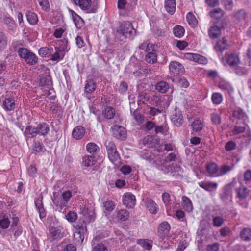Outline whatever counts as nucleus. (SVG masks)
Listing matches in <instances>:
<instances>
[{"label":"nucleus","instance_id":"nucleus-29","mask_svg":"<svg viewBox=\"0 0 251 251\" xmlns=\"http://www.w3.org/2000/svg\"><path fill=\"white\" fill-rule=\"evenodd\" d=\"M165 8L168 13L171 15L174 14L176 9L175 0H165Z\"/></svg>","mask_w":251,"mask_h":251},{"label":"nucleus","instance_id":"nucleus-38","mask_svg":"<svg viewBox=\"0 0 251 251\" xmlns=\"http://www.w3.org/2000/svg\"><path fill=\"white\" fill-rule=\"evenodd\" d=\"M7 45V37L4 32L0 31V52L3 51Z\"/></svg>","mask_w":251,"mask_h":251},{"label":"nucleus","instance_id":"nucleus-52","mask_svg":"<svg viewBox=\"0 0 251 251\" xmlns=\"http://www.w3.org/2000/svg\"><path fill=\"white\" fill-rule=\"evenodd\" d=\"M136 65H137L136 67L137 68V69L135 70H133L131 69V71L132 72V73L135 75V76L141 77L143 75L142 73L141 65L139 61H137Z\"/></svg>","mask_w":251,"mask_h":251},{"label":"nucleus","instance_id":"nucleus-35","mask_svg":"<svg viewBox=\"0 0 251 251\" xmlns=\"http://www.w3.org/2000/svg\"><path fill=\"white\" fill-rule=\"evenodd\" d=\"M117 218L120 221H125L129 217L128 211L126 209H120L116 211Z\"/></svg>","mask_w":251,"mask_h":251},{"label":"nucleus","instance_id":"nucleus-14","mask_svg":"<svg viewBox=\"0 0 251 251\" xmlns=\"http://www.w3.org/2000/svg\"><path fill=\"white\" fill-rule=\"evenodd\" d=\"M123 204L129 208H133L136 203V199L134 195L126 193L123 196Z\"/></svg>","mask_w":251,"mask_h":251},{"label":"nucleus","instance_id":"nucleus-7","mask_svg":"<svg viewBox=\"0 0 251 251\" xmlns=\"http://www.w3.org/2000/svg\"><path fill=\"white\" fill-rule=\"evenodd\" d=\"M236 198L240 201L246 200L250 195L251 190L242 184L235 188Z\"/></svg>","mask_w":251,"mask_h":251},{"label":"nucleus","instance_id":"nucleus-58","mask_svg":"<svg viewBox=\"0 0 251 251\" xmlns=\"http://www.w3.org/2000/svg\"><path fill=\"white\" fill-rule=\"evenodd\" d=\"M212 100L214 104H219L222 101V96L220 93H213L212 96Z\"/></svg>","mask_w":251,"mask_h":251},{"label":"nucleus","instance_id":"nucleus-11","mask_svg":"<svg viewBox=\"0 0 251 251\" xmlns=\"http://www.w3.org/2000/svg\"><path fill=\"white\" fill-rule=\"evenodd\" d=\"M232 116L244 126H247L246 122L248 121V117L246 112L242 108L236 107L233 112Z\"/></svg>","mask_w":251,"mask_h":251},{"label":"nucleus","instance_id":"nucleus-28","mask_svg":"<svg viewBox=\"0 0 251 251\" xmlns=\"http://www.w3.org/2000/svg\"><path fill=\"white\" fill-rule=\"evenodd\" d=\"M232 195V191L230 185H226L224 187L223 192L220 194L221 199L223 201L227 200Z\"/></svg>","mask_w":251,"mask_h":251},{"label":"nucleus","instance_id":"nucleus-56","mask_svg":"<svg viewBox=\"0 0 251 251\" xmlns=\"http://www.w3.org/2000/svg\"><path fill=\"white\" fill-rule=\"evenodd\" d=\"M221 3L226 10L228 11L232 10L233 7L232 0H221Z\"/></svg>","mask_w":251,"mask_h":251},{"label":"nucleus","instance_id":"nucleus-9","mask_svg":"<svg viewBox=\"0 0 251 251\" xmlns=\"http://www.w3.org/2000/svg\"><path fill=\"white\" fill-rule=\"evenodd\" d=\"M227 24L225 21L222 20L221 23L219 25H215L211 27L208 30V34L212 39H216L221 34V29L226 27Z\"/></svg>","mask_w":251,"mask_h":251},{"label":"nucleus","instance_id":"nucleus-36","mask_svg":"<svg viewBox=\"0 0 251 251\" xmlns=\"http://www.w3.org/2000/svg\"><path fill=\"white\" fill-rule=\"evenodd\" d=\"M28 22L32 25H35L38 21V18L37 15L33 12L28 11L26 14Z\"/></svg>","mask_w":251,"mask_h":251},{"label":"nucleus","instance_id":"nucleus-25","mask_svg":"<svg viewBox=\"0 0 251 251\" xmlns=\"http://www.w3.org/2000/svg\"><path fill=\"white\" fill-rule=\"evenodd\" d=\"M228 47L227 41L225 38H223L217 41L215 49L217 51L222 52L227 49Z\"/></svg>","mask_w":251,"mask_h":251},{"label":"nucleus","instance_id":"nucleus-61","mask_svg":"<svg viewBox=\"0 0 251 251\" xmlns=\"http://www.w3.org/2000/svg\"><path fill=\"white\" fill-rule=\"evenodd\" d=\"M132 116L133 117V118L138 123H142L144 120V117L141 114H140L137 110H135L133 112Z\"/></svg>","mask_w":251,"mask_h":251},{"label":"nucleus","instance_id":"nucleus-62","mask_svg":"<svg viewBox=\"0 0 251 251\" xmlns=\"http://www.w3.org/2000/svg\"><path fill=\"white\" fill-rule=\"evenodd\" d=\"M162 199L164 204L166 207L170 205V195L169 193L164 192L162 194Z\"/></svg>","mask_w":251,"mask_h":251},{"label":"nucleus","instance_id":"nucleus-34","mask_svg":"<svg viewBox=\"0 0 251 251\" xmlns=\"http://www.w3.org/2000/svg\"><path fill=\"white\" fill-rule=\"evenodd\" d=\"M169 88L168 83L164 81L158 82L155 85V89L161 93H166Z\"/></svg>","mask_w":251,"mask_h":251},{"label":"nucleus","instance_id":"nucleus-23","mask_svg":"<svg viewBox=\"0 0 251 251\" xmlns=\"http://www.w3.org/2000/svg\"><path fill=\"white\" fill-rule=\"evenodd\" d=\"M140 157L149 162L153 161V165L157 167V163L154 160V156L149 151L144 150L140 154Z\"/></svg>","mask_w":251,"mask_h":251},{"label":"nucleus","instance_id":"nucleus-2","mask_svg":"<svg viewBox=\"0 0 251 251\" xmlns=\"http://www.w3.org/2000/svg\"><path fill=\"white\" fill-rule=\"evenodd\" d=\"M50 130L49 125L46 123H42L37 125L36 127L33 126H28L24 132L25 136L29 138H33L37 134L41 136H46Z\"/></svg>","mask_w":251,"mask_h":251},{"label":"nucleus","instance_id":"nucleus-51","mask_svg":"<svg viewBox=\"0 0 251 251\" xmlns=\"http://www.w3.org/2000/svg\"><path fill=\"white\" fill-rule=\"evenodd\" d=\"M10 221L8 217L4 215L2 218L0 220V226L3 229L7 228L10 225Z\"/></svg>","mask_w":251,"mask_h":251},{"label":"nucleus","instance_id":"nucleus-15","mask_svg":"<svg viewBox=\"0 0 251 251\" xmlns=\"http://www.w3.org/2000/svg\"><path fill=\"white\" fill-rule=\"evenodd\" d=\"M68 10L76 27L79 29H81L84 25V21L80 16L73 10L69 8Z\"/></svg>","mask_w":251,"mask_h":251},{"label":"nucleus","instance_id":"nucleus-26","mask_svg":"<svg viewBox=\"0 0 251 251\" xmlns=\"http://www.w3.org/2000/svg\"><path fill=\"white\" fill-rule=\"evenodd\" d=\"M97 84L93 79H87L85 82V92L88 94L93 92L96 89Z\"/></svg>","mask_w":251,"mask_h":251},{"label":"nucleus","instance_id":"nucleus-19","mask_svg":"<svg viewBox=\"0 0 251 251\" xmlns=\"http://www.w3.org/2000/svg\"><path fill=\"white\" fill-rule=\"evenodd\" d=\"M170 229V226L167 222L161 223L158 229V234L161 238H164L168 235Z\"/></svg>","mask_w":251,"mask_h":251},{"label":"nucleus","instance_id":"nucleus-21","mask_svg":"<svg viewBox=\"0 0 251 251\" xmlns=\"http://www.w3.org/2000/svg\"><path fill=\"white\" fill-rule=\"evenodd\" d=\"M85 133V129L81 126L75 127L72 131L73 137L76 140L81 139Z\"/></svg>","mask_w":251,"mask_h":251},{"label":"nucleus","instance_id":"nucleus-4","mask_svg":"<svg viewBox=\"0 0 251 251\" xmlns=\"http://www.w3.org/2000/svg\"><path fill=\"white\" fill-rule=\"evenodd\" d=\"M17 52L19 57L21 58L24 59L25 62L28 65H35L38 62L37 56L26 48H20Z\"/></svg>","mask_w":251,"mask_h":251},{"label":"nucleus","instance_id":"nucleus-64","mask_svg":"<svg viewBox=\"0 0 251 251\" xmlns=\"http://www.w3.org/2000/svg\"><path fill=\"white\" fill-rule=\"evenodd\" d=\"M152 140V136H147L143 139V143L147 147L151 148L153 146Z\"/></svg>","mask_w":251,"mask_h":251},{"label":"nucleus","instance_id":"nucleus-22","mask_svg":"<svg viewBox=\"0 0 251 251\" xmlns=\"http://www.w3.org/2000/svg\"><path fill=\"white\" fill-rule=\"evenodd\" d=\"M55 52L50 55V60L53 61H59L63 58L65 54L64 50L57 48H55Z\"/></svg>","mask_w":251,"mask_h":251},{"label":"nucleus","instance_id":"nucleus-30","mask_svg":"<svg viewBox=\"0 0 251 251\" xmlns=\"http://www.w3.org/2000/svg\"><path fill=\"white\" fill-rule=\"evenodd\" d=\"M15 107V100L12 98H6L3 102V107L6 111L13 110Z\"/></svg>","mask_w":251,"mask_h":251},{"label":"nucleus","instance_id":"nucleus-16","mask_svg":"<svg viewBox=\"0 0 251 251\" xmlns=\"http://www.w3.org/2000/svg\"><path fill=\"white\" fill-rule=\"evenodd\" d=\"M144 203L146 207L148 209L150 213L156 214L158 211L159 208L155 202L150 198H147L144 200Z\"/></svg>","mask_w":251,"mask_h":251},{"label":"nucleus","instance_id":"nucleus-63","mask_svg":"<svg viewBox=\"0 0 251 251\" xmlns=\"http://www.w3.org/2000/svg\"><path fill=\"white\" fill-rule=\"evenodd\" d=\"M211 120L213 124L215 125H218L221 123L220 116L216 113H213L211 115Z\"/></svg>","mask_w":251,"mask_h":251},{"label":"nucleus","instance_id":"nucleus-59","mask_svg":"<svg viewBox=\"0 0 251 251\" xmlns=\"http://www.w3.org/2000/svg\"><path fill=\"white\" fill-rule=\"evenodd\" d=\"M4 22L6 25L8 27L9 29L12 30L16 27V25H15L14 21H13L9 17H5L4 19Z\"/></svg>","mask_w":251,"mask_h":251},{"label":"nucleus","instance_id":"nucleus-6","mask_svg":"<svg viewBox=\"0 0 251 251\" xmlns=\"http://www.w3.org/2000/svg\"><path fill=\"white\" fill-rule=\"evenodd\" d=\"M76 5H78L81 9L87 10V13H95L97 12L98 7L94 3L92 4L91 0H73Z\"/></svg>","mask_w":251,"mask_h":251},{"label":"nucleus","instance_id":"nucleus-20","mask_svg":"<svg viewBox=\"0 0 251 251\" xmlns=\"http://www.w3.org/2000/svg\"><path fill=\"white\" fill-rule=\"evenodd\" d=\"M206 169L210 176H219L218 166L215 163L213 162L207 164L206 166Z\"/></svg>","mask_w":251,"mask_h":251},{"label":"nucleus","instance_id":"nucleus-27","mask_svg":"<svg viewBox=\"0 0 251 251\" xmlns=\"http://www.w3.org/2000/svg\"><path fill=\"white\" fill-rule=\"evenodd\" d=\"M102 114L105 119H112L115 115V109L111 106H107L102 110Z\"/></svg>","mask_w":251,"mask_h":251},{"label":"nucleus","instance_id":"nucleus-24","mask_svg":"<svg viewBox=\"0 0 251 251\" xmlns=\"http://www.w3.org/2000/svg\"><path fill=\"white\" fill-rule=\"evenodd\" d=\"M240 237L241 239L244 241H251V228L249 227L243 228L240 232Z\"/></svg>","mask_w":251,"mask_h":251},{"label":"nucleus","instance_id":"nucleus-48","mask_svg":"<svg viewBox=\"0 0 251 251\" xmlns=\"http://www.w3.org/2000/svg\"><path fill=\"white\" fill-rule=\"evenodd\" d=\"M49 233L53 240L57 239L60 237V231L57 228L53 226L50 227Z\"/></svg>","mask_w":251,"mask_h":251},{"label":"nucleus","instance_id":"nucleus-13","mask_svg":"<svg viewBox=\"0 0 251 251\" xmlns=\"http://www.w3.org/2000/svg\"><path fill=\"white\" fill-rule=\"evenodd\" d=\"M171 120L176 126L179 127L181 126L183 122V118L181 111L175 109L171 116Z\"/></svg>","mask_w":251,"mask_h":251},{"label":"nucleus","instance_id":"nucleus-41","mask_svg":"<svg viewBox=\"0 0 251 251\" xmlns=\"http://www.w3.org/2000/svg\"><path fill=\"white\" fill-rule=\"evenodd\" d=\"M86 149L88 152L92 155L96 153L99 151V147L96 144L93 142H90L87 144Z\"/></svg>","mask_w":251,"mask_h":251},{"label":"nucleus","instance_id":"nucleus-8","mask_svg":"<svg viewBox=\"0 0 251 251\" xmlns=\"http://www.w3.org/2000/svg\"><path fill=\"white\" fill-rule=\"evenodd\" d=\"M169 68L170 73L175 76L182 75L184 73V67L177 61H171L169 64Z\"/></svg>","mask_w":251,"mask_h":251},{"label":"nucleus","instance_id":"nucleus-53","mask_svg":"<svg viewBox=\"0 0 251 251\" xmlns=\"http://www.w3.org/2000/svg\"><path fill=\"white\" fill-rule=\"evenodd\" d=\"M138 104H141L142 103L144 104L146 101H148L149 98L147 96L146 93H144L143 92H141L139 94L138 96Z\"/></svg>","mask_w":251,"mask_h":251},{"label":"nucleus","instance_id":"nucleus-45","mask_svg":"<svg viewBox=\"0 0 251 251\" xmlns=\"http://www.w3.org/2000/svg\"><path fill=\"white\" fill-rule=\"evenodd\" d=\"M191 127L193 132H198L202 129L203 125L200 120H196L192 122Z\"/></svg>","mask_w":251,"mask_h":251},{"label":"nucleus","instance_id":"nucleus-17","mask_svg":"<svg viewBox=\"0 0 251 251\" xmlns=\"http://www.w3.org/2000/svg\"><path fill=\"white\" fill-rule=\"evenodd\" d=\"M199 186L206 191L211 192L217 189L218 183L210 181H201L198 182Z\"/></svg>","mask_w":251,"mask_h":251},{"label":"nucleus","instance_id":"nucleus-50","mask_svg":"<svg viewBox=\"0 0 251 251\" xmlns=\"http://www.w3.org/2000/svg\"><path fill=\"white\" fill-rule=\"evenodd\" d=\"M224 223V219L223 217L217 216L213 218V225L216 227H221Z\"/></svg>","mask_w":251,"mask_h":251},{"label":"nucleus","instance_id":"nucleus-42","mask_svg":"<svg viewBox=\"0 0 251 251\" xmlns=\"http://www.w3.org/2000/svg\"><path fill=\"white\" fill-rule=\"evenodd\" d=\"M78 226V232H76V234L79 235L81 242H82L84 239V234L87 231V228L85 224L77 225Z\"/></svg>","mask_w":251,"mask_h":251},{"label":"nucleus","instance_id":"nucleus-3","mask_svg":"<svg viewBox=\"0 0 251 251\" xmlns=\"http://www.w3.org/2000/svg\"><path fill=\"white\" fill-rule=\"evenodd\" d=\"M52 201L54 204L58 207L60 210L65 209L67 207L68 202L72 197V193L70 191H66L62 194V198L56 196V193H54Z\"/></svg>","mask_w":251,"mask_h":251},{"label":"nucleus","instance_id":"nucleus-46","mask_svg":"<svg viewBox=\"0 0 251 251\" xmlns=\"http://www.w3.org/2000/svg\"><path fill=\"white\" fill-rule=\"evenodd\" d=\"M186 19L192 27H195L197 25V21L195 16L191 13L189 12L186 15Z\"/></svg>","mask_w":251,"mask_h":251},{"label":"nucleus","instance_id":"nucleus-5","mask_svg":"<svg viewBox=\"0 0 251 251\" xmlns=\"http://www.w3.org/2000/svg\"><path fill=\"white\" fill-rule=\"evenodd\" d=\"M105 146L110 161L113 163L117 162L120 159V155L114 143L107 140L105 142Z\"/></svg>","mask_w":251,"mask_h":251},{"label":"nucleus","instance_id":"nucleus-37","mask_svg":"<svg viewBox=\"0 0 251 251\" xmlns=\"http://www.w3.org/2000/svg\"><path fill=\"white\" fill-rule=\"evenodd\" d=\"M137 243L147 250H150L152 247V242L148 239H138Z\"/></svg>","mask_w":251,"mask_h":251},{"label":"nucleus","instance_id":"nucleus-54","mask_svg":"<svg viewBox=\"0 0 251 251\" xmlns=\"http://www.w3.org/2000/svg\"><path fill=\"white\" fill-rule=\"evenodd\" d=\"M233 166H230L227 165H223L220 169V172L219 173V176L225 175L227 173L230 172L232 170Z\"/></svg>","mask_w":251,"mask_h":251},{"label":"nucleus","instance_id":"nucleus-12","mask_svg":"<svg viewBox=\"0 0 251 251\" xmlns=\"http://www.w3.org/2000/svg\"><path fill=\"white\" fill-rule=\"evenodd\" d=\"M185 59L196 62L199 64H206L207 63V59L200 54L192 53H186L184 54Z\"/></svg>","mask_w":251,"mask_h":251},{"label":"nucleus","instance_id":"nucleus-39","mask_svg":"<svg viewBox=\"0 0 251 251\" xmlns=\"http://www.w3.org/2000/svg\"><path fill=\"white\" fill-rule=\"evenodd\" d=\"M95 157L93 155H85L82 158V163L86 167H90L94 165Z\"/></svg>","mask_w":251,"mask_h":251},{"label":"nucleus","instance_id":"nucleus-57","mask_svg":"<svg viewBox=\"0 0 251 251\" xmlns=\"http://www.w3.org/2000/svg\"><path fill=\"white\" fill-rule=\"evenodd\" d=\"M115 204L112 201H107L103 202V206L105 210L108 212L113 211L115 207Z\"/></svg>","mask_w":251,"mask_h":251},{"label":"nucleus","instance_id":"nucleus-40","mask_svg":"<svg viewBox=\"0 0 251 251\" xmlns=\"http://www.w3.org/2000/svg\"><path fill=\"white\" fill-rule=\"evenodd\" d=\"M247 13L244 9H240L234 13V17L239 22L245 20Z\"/></svg>","mask_w":251,"mask_h":251},{"label":"nucleus","instance_id":"nucleus-60","mask_svg":"<svg viewBox=\"0 0 251 251\" xmlns=\"http://www.w3.org/2000/svg\"><path fill=\"white\" fill-rule=\"evenodd\" d=\"M234 71L238 75H246L248 73V70L246 68L242 67L236 66Z\"/></svg>","mask_w":251,"mask_h":251},{"label":"nucleus","instance_id":"nucleus-10","mask_svg":"<svg viewBox=\"0 0 251 251\" xmlns=\"http://www.w3.org/2000/svg\"><path fill=\"white\" fill-rule=\"evenodd\" d=\"M113 136L118 139L123 140L126 138V130L123 126L114 125L111 127Z\"/></svg>","mask_w":251,"mask_h":251},{"label":"nucleus","instance_id":"nucleus-43","mask_svg":"<svg viewBox=\"0 0 251 251\" xmlns=\"http://www.w3.org/2000/svg\"><path fill=\"white\" fill-rule=\"evenodd\" d=\"M53 52V48L52 47H43L41 48L38 50L39 54L42 57L50 55Z\"/></svg>","mask_w":251,"mask_h":251},{"label":"nucleus","instance_id":"nucleus-1","mask_svg":"<svg viewBox=\"0 0 251 251\" xmlns=\"http://www.w3.org/2000/svg\"><path fill=\"white\" fill-rule=\"evenodd\" d=\"M136 31L129 21L122 22L117 29V36L121 41L127 38L133 39L136 35Z\"/></svg>","mask_w":251,"mask_h":251},{"label":"nucleus","instance_id":"nucleus-32","mask_svg":"<svg viewBox=\"0 0 251 251\" xmlns=\"http://www.w3.org/2000/svg\"><path fill=\"white\" fill-rule=\"evenodd\" d=\"M182 201L183 208L188 212H191L193 209L191 201L187 197L184 196L182 197Z\"/></svg>","mask_w":251,"mask_h":251},{"label":"nucleus","instance_id":"nucleus-47","mask_svg":"<svg viewBox=\"0 0 251 251\" xmlns=\"http://www.w3.org/2000/svg\"><path fill=\"white\" fill-rule=\"evenodd\" d=\"M42 86L49 88L51 85V79L50 75H46L41 78L40 80Z\"/></svg>","mask_w":251,"mask_h":251},{"label":"nucleus","instance_id":"nucleus-49","mask_svg":"<svg viewBox=\"0 0 251 251\" xmlns=\"http://www.w3.org/2000/svg\"><path fill=\"white\" fill-rule=\"evenodd\" d=\"M154 131L156 134H162L163 135H166V133L168 131V128L164 125H155Z\"/></svg>","mask_w":251,"mask_h":251},{"label":"nucleus","instance_id":"nucleus-44","mask_svg":"<svg viewBox=\"0 0 251 251\" xmlns=\"http://www.w3.org/2000/svg\"><path fill=\"white\" fill-rule=\"evenodd\" d=\"M184 32L185 29L182 26L176 25L173 28V33L176 37H182L184 35Z\"/></svg>","mask_w":251,"mask_h":251},{"label":"nucleus","instance_id":"nucleus-31","mask_svg":"<svg viewBox=\"0 0 251 251\" xmlns=\"http://www.w3.org/2000/svg\"><path fill=\"white\" fill-rule=\"evenodd\" d=\"M209 15L211 18L219 20L223 17L224 12L222 9L217 8L211 10L209 12Z\"/></svg>","mask_w":251,"mask_h":251},{"label":"nucleus","instance_id":"nucleus-33","mask_svg":"<svg viewBox=\"0 0 251 251\" xmlns=\"http://www.w3.org/2000/svg\"><path fill=\"white\" fill-rule=\"evenodd\" d=\"M145 57V60L149 63L153 64L157 60V55L155 53V50L152 49L151 51H148Z\"/></svg>","mask_w":251,"mask_h":251},{"label":"nucleus","instance_id":"nucleus-18","mask_svg":"<svg viewBox=\"0 0 251 251\" xmlns=\"http://www.w3.org/2000/svg\"><path fill=\"white\" fill-rule=\"evenodd\" d=\"M226 63L231 67H235L240 62L238 56L235 54H228L226 55Z\"/></svg>","mask_w":251,"mask_h":251},{"label":"nucleus","instance_id":"nucleus-55","mask_svg":"<svg viewBox=\"0 0 251 251\" xmlns=\"http://www.w3.org/2000/svg\"><path fill=\"white\" fill-rule=\"evenodd\" d=\"M44 145L40 141H34L32 145V149L36 152H40L42 151Z\"/></svg>","mask_w":251,"mask_h":251}]
</instances>
